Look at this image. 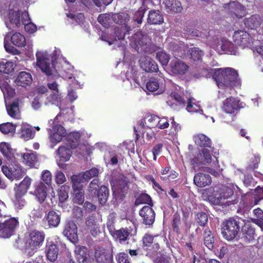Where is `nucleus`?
<instances>
[{
  "label": "nucleus",
  "mask_w": 263,
  "mask_h": 263,
  "mask_svg": "<svg viewBox=\"0 0 263 263\" xmlns=\"http://www.w3.org/2000/svg\"><path fill=\"white\" fill-rule=\"evenodd\" d=\"M36 66L47 76H51L55 71L64 79L67 80L70 87L81 88L82 84L79 81L80 72L74 71L73 67L66 61L60 66L51 59V55L45 50H37L35 53Z\"/></svg>",
  "instance_id": "1"
},
{
  "label": "nucleus",
  "mask_w": 263,
  "mask_h": 263,
  "mask_svg": "<svg viewBox=\"0 0 263 263\" xmlns=\"http://www.w3.org/2000/svg\"><path fill=\"white\" fill-rule=\"evenodd\" d=\"M213 78L216 81L217 85L220 90L219 93H221V97H226V99H233L224 93H230L232 88L239 87L241 85L240 80L238 77L237 71L234 68L227 67L224 68L215 69Z\"/></svg>",
  "instance_id": "2"
},
{
  "label": "nucleus",
  "mask_w": 263,
  "mask_h": 263,
  "mask_svg": "<svg viewBox=\"0 0 263 263\" xmlns=\"http://www.w3.org/2000/svg\"><path fill=\"white\" fill-rule=\"evenodd\" d=\"M21 2L24 7L32 3L30 0H0V14L7 28L11 29L20 25Z\"/></svg>",
  "instance_id": "3"
},
{
  "label": "nucleus",
  "mask_w": 263,
  "mask_h": 263,
  "mask_svg": "<svg viewBox=\"0 0 263 263\" xmlns=\"http://www.w3.org/2000/svg\"><path fill=\"white\" fill-rule=\"evenodd\" d=\"M112 20L116 24L121 25L120 28L118 27L115 28V34L111 35L109 37L105 36V33L101 35V39L103 41L108 43L111 45L114 42L118 40H122L124 37L125 32L130 30L129 22L130 21L129 15L124 12L120 13H115L112 15Z\"/></svg>",
  "instance_id": "4"
},
{
  "label": "nucleus",
  "mask_w": 263,
  "mask_h": 263,
  "mask_svg": "<svg viewBox=\"0 0 263 263\" xmlns=\"http://www.w3.org/2000/svg\"><path fill=\"white\" fill-rule=\"evenodd\" d=\"M172 50L175 59L170 63L171 70L175 74H184L187 71L189 66L184 62L178 60V57L184 58L186 57V46L182 42L173 43Z\"/></svg>",
  "instance_id": "5"
},
{
  "label": "nucleus",
  "mask_w": 263,
  "mask_h": 263,
  "mask_svg": "<svg viewBox=\"0 0 263 263\" xmlns=\"http://www.w3.org/2000/svg\"><path fill=\"white\" fill-rule=\"evenodd\" d=\"M16 64L12 61H3L0 63V88L3 92L4 98H13L15 94V89L9 84L8 76L4 75L3 73L9 74L12 72Z\"/></svg>",
  "instance_id": "6"
},
{
  "label": "nucleus",
  "mask_w": 263,
  "mask_h": 263,
  "mask_svg": "<svg viewBox=\"0 0 263 263\" xmlns=\"http://www.w3.org/2000/svg\"><path fill=\"white\" fill-rule=\"evenodd\" d=\"M45 238V234L43 231L33 230L29 232L26 239L25 253L32 256L43 245Z\"/></svg>",
  "instance_id": "7"
},
{
  "label": "nucleus",
  "mask_w": 263,
  "mask_h": 263,
  "mask_svg": "<svg viewBox=\"0 0 263 263\" xmlns=\"http://www.w3.org/2000/svg\"><path fill=\"white\" fill-rule=\"evenodd\" d=\"M131 45L133 46L138 52L151 53V43L146 34H144L142 31H138L132 36Z\"/></svg>",
  "instance_id": "8"
},
{
  "label": "nucleus",
  "mask_w": 263,
  "mask_h": 263,
  "mask_svg": "<svg viewBox=\"0 0 263 263\" xmlns=\"http://www.w3.org/2000/svg\"><path fill=\"white\" fill-rule=\"evenodd\" d=\"M239 222L233 218H230L221 224V233L227 240H232L236 237L239 231Z\"/></svg>",
  "instance_id": "9"
},
{
  "label": "nucleus",
  "mask_w": 263,
  "mask_h": 263,
  "mask_svg": "<svg viewBox=\"0 0 263 263\" xmlns=\"http://www.w3.org/2000/svg\"><path fill=\"white\" fill-rule=\"evenodd\" d=\"M210 46L216 50L219 53L222 52L233 55H236L237 51L234 46L226 39H219L216 37L213 43L210 44Z\"/></svg>",
  "instance_id": "10"
},
{
  "label": "nucleus",
  "mask_w": 263,
  "mask_h": 263,
  "mask_svg": "<svg viewBox=\"0 0 263 263\" xmlns=\"http://www.w3.org/2000/svg\"><path fill=\"white\" fill-rule=\"evenodd\" d=\"M18 221L15 218H11L4 223H0V237H10L14 233Z\"/></svg>",
  "instance_id": "11"
},
{
  "label": "nucleus",
  "mask_w": 263,
  "mask_h": 263,
  "mask_svg": "<svg viewBox=\"0 0 263 263\" xmlns=\"http://www.w3.org/2000/svg\"><path fill=\"white\" fill-rule=\"evenodd\" d=\"M95 261L97 263H112L113 254L109 250L103 248H98L95 250Z\"/></svg>",
  "instance_id": "12"
},
{
  "label": "nucleus",
  "mask_w": 263,
  "mask_h": 263,
  "mask_svg": "<svg viewBox=\"0 0 263 263\" xmlns=\"http://www.w3.org/2000/svg\"><path fill=\"white\" fill-rule=\"evenodd\" d=\"M225 6V8H228L229 13L233 18L242 17L246 14V8L238 2L233 1Z\"/></svg>",
  "instance_id": "13"
},
{
  "label": "nucleus",
  "mask_w": 263,
  "mask_h": 263,
  "mask_svg": "<svg viewBox=\"0 0 263 263\" xmlns=\"http://www.w3.org/2000/svg\"><path fill=\"white\" fill-rule=\"evenodd\" d=\"M245 26L250 29H255L257 31L263 29V16L254 14L244 20Z\"/></svg>",
  "instance_id": "14"
},
{
  "label": "nucleus",
  "mask_w": 263,
  "mask_h": 263,
  "mask_svg": "<svg viewBox=\"0 0 263 263\" xmlns=\"http://www.w3.org/2000/svg\"><path fill=\"white\" fill-rule=\"evenodd\" d=\"M233 39L235 43L242 48L248 47L251 43L250 35L243 30H237L234 32Z\"/></svg>",
  "instance_id": "15"
},
{
  "label": "nucleus",
  "mask_w": 263,
  "mask_h": 263,
  "mask_svg": "<svg viewBox=\"0 0 263 263\" xmlns=\"http://www.w3.org/2000/svg\"><path fill=\"white\" fill-rule=\"evenodd\" d=\"M139 215L142 217L143 223L145 225H152L155 220V212L152 206H144L139 211Z\"/></svg>",
  "instance_id": "16"
},
{
  "label": "nucleus",
  "mask_w": 263,
  "mask_h": 263,
  "mask_svg": "<svg viewBox=\"0 0 263 263\" xmlns=\"http://www.w3.org/2000/svg\"><path fill=\"white\" fill-rule=\"evenodd\" d=\"M63 233L72 242L78 240L77 227L72 221H69L65 223Z\"/></svg>",
  "instance_id": "17"
},
{
  "label": "nucleus",
  "mask_w": 263,
  "mask_h": 263,
  "mask_svg": "<svg viewBox=\"0 0 263 263\" xmlns=\"http://www.w3.org/2000/svg\"><path fill=\"white\" fill-rule=\"evenodd\" d=\"M139 63L141 68L146 72H157L158 70L157 64L149 57H141Z\"/></svg>",
  "instance_id": "18"
},
{
  "label": "nucleus",
  "mask_w": 263,
  "mask_h": 263,
  "mask_svg": "<svg viewBox=\"0 0 263 263\" xmlns=\"http://www.w3.org/2000/svg\"><path fill=\"white\" fill-rule=\"evenodd\" d=\"M59 249L57 245L53 242H47L46 245V256L47 259L51 262H54L58 258Z\"/></svg>",
  "instance_id": "19"
},
{
  "label": "nucleus",
  "mask_w": 263,
  "mask_h": 263,
  "mask_svg": "<svg viewBox=\"0 0 263 263\" xmlns=\"http://www.w3.org/2000/svg\"><path fill=\"white\" fill-rule=\"evenodd\" d=\"M32 82L31 74L26 71H21L19 73L14 82L17 86L26 88L31 85Z\"/></svg>",
  "instance_id": "20"
},
{
  "label": "nucleus",
  "mask_w": 263,
  "mask_h": 263,
  "mask_svg": "<svg viewBox=\"0 0 263 263\" xmlns=\"http://www.w3.org/2000/svg\"><path fill=\"white\" fill-rule=\"evenodd\" d=\"M212 182L210 175L208 174L198 173L196 174L194 177V183L200 187H203L209 185Z\"/></svg>",
  "instance_id": "21"
},
{
  "label": "nucleus",
  "mask_w": 263,
  "mask_h": 263,
  "mask_svg": "<svg viewBox=\"0 0 263 263\" xmlns=\"http://www.w3.org/2000/svg\"><path fill=\"white\" fill-rule=\"evenodd\" d=\"M5 102L8 114L15 118L20 112L19 100H5Z\"/></svg>",
  "instance_id": "22"
},
{
  "label": "nucleus",
  "mask_w": 263,
  "mask_h": 263,
  "mask_svg": "<svg viewBox=\"0 0 263 263\" xmlns=\"http://www.w3.org/2000/svg\"><path fill=\"white\" fill-rule=\"evenodd\" d=\"M239 103V100H225L223 103L222 110L227 114H234L240 108Z\"/></svg>",
  "instance_id": "23"
},
{
  "label": "nucleus",
  "mask_w": 263,
  "mask_h": 263,
  "mask_svg": "<svg viewBox=\"0 0 263 263\" xmlns=\"http://www.w3.org/2000/svg\"><path fill=\"white\" fill-rule=\"evenodd\" d=\"M46 221L50 228H55L59 226L61 220L60 212L50 210L45 216Z\"/></svg>",
  "instance_id": "24"
},
{
  "label": "nucleus",
  "mask_w": 263,
  "mask_h": 263,
  "mask_svg": "<svg viewBox=\"0 0 263 263\" xmlns=\"http://www.w3.org/2000/svg\"><path fill=\"white\" fill-rule=\"evenodd\" d=\"M159 238L160 239V236L152 235L151 234L146 233L142 238V243L143 248L148 251L152 243H154V248L156 249L158 248Z\"/></svg>",
  "instance_id": "25"
},
{
  "label": "nucleus",
  "mask_w": 263,
  "mask_h": 263,
  "mask_svg": "<svg viewBox=\"0 0 263 263\" xmlns=\"http://www.w3.org/2000/svg\"><path fill=\"white\" fill-rule=\"evenodd\" d=\"M242 238L247 243L252 242L256 236L255 229L250 224H246L242 229Z\"/></svg>",
  "instance_id": "26"
},
{
  "label": "nucleus",
  "mask_w": 263,
  "mask_h": 263,
  "mask_svg": "<svg viewBox=\"0 0 263 263\" xmlns=\"http://www.w3.org/2000/svg\"><path fill=\"white\" fill-rule=\"evenodd\" d=\"M74 100H48L44 103L45 105H55L61 110H65L70 107Z\"/></svg>",
  "instance_id": "27"
},
{
  "label": "nucleus",
  "mask_w": 263,
  "mask_h": 263,
  "mask_svg": "<svg viewBox=\"0 0 263 263\" xmlns=\"http://www.w3.org/2000/svg\"><path fill=\"white\" fill-rule=\"evenodd\" d=\"M163 4L167 11L177 13L182 9L181 4L178 0H163Z\"/></svg>",
  "instance_id": "28"
},
{
  "label": "nucleus",
  "mask_w": 263,
  "mask_h": 263,
  "mask_svg": "<svg viewBox=\"0 0 263 263\" xmlns=\"http://www.w3.org/2000/svg\"><path fill=\"white\" fill-rule=\"evenodd\" d=\"M31 183V178L27 176L25 177L23 180L14 187L15 194L24 195L27 193Z\"/></svg>",
  "instance_id": "29"
},
{
  "label": "nucleus",
  "mask_w": 263,
  "mask_h": 263,
  "mask_svg": "<svg viewBox=\"0 0 263 263\" xmlns=\"http://www.w3.org/2000/svg\"><path fill=\"white\" fill-rule=\"evenodd\" d=\"M47 188L44 183L40 182L36 187L34 195L40 203H43L47 195Z\"/></svg>",
  "instance_id": "30"
},
{
  "label": "nucleus",
  "mask_w": 263,
  "mask_h": 263,
  "mask_svg": "<svg viewBox=\"0 0 263 263\" xmlns=\"http://www.w3.org/2000/svg\"><path fill=\"white\" fill-rule=\"evenodd\" d=\"M146 88L149 92L157 91V94H161L164 91L162 86L160 85L158 81L155 79H150L146 83Z\"/></svg>",
  "instance_id": "31"
},
{
  "label": "nucleus",
  "mask_w": 263,
  "mask_h": 263,
  "mask_svg": "<svg viewBox=\"0 0 263 263\" xmlns=\"http://www.w3.org/2000/svg\"><path fill=\"white\" fill-rule=\"evenodd\" d=\"M195 143L201 147H211L212 142L210 138L204 134H200L194 137Z\"/></svg>",
  "instance_id": "32"
},
{
  "label": "nucleus",
  "mask_w": 263,
  "mask_h": 263,
  "mask_svg": "<svg viewBox=\"0 0 263 263\" xmlns=\"http://www.w3.org/2000/svg\"><path fill=\"white\" fill-rule=\"evenodd\" d=\"M97 192L99 202L101 205H104L106 203L109 195L108 188L105 185H101Z\"/></svg>",
  "instance_id": "33"
},
{
  "label": "nucleus",
  "mask_w": 263,
  "mask_h": 263,
  "mask_svg": "<svg viewBox=\"0 0 263 263\" xmlns=\"http://www.w3.org/2000/svg\"><path fill=\"white\" fill-rule=\"evenodd\" d=\"M68 21L72 24H81L85 20L84 14L82 13H76L74 11H70L66 13Z\"/></svg>",
  "instance_id": "34"
},
{
  "label": "nucleus",
  "mask_w": 263,
  "mask_h": 263,
  "mask_svg": "<svg viewBox=\"0 0 263 263\" xmlns=\"http://www.w3.org/2000/svg\"><path fill=\"white\" fill-rule=\"evenodd\" d=\"M23 162L27 165L33 167L38 163V156L35 153H25L23 156Z\"/></svg>",
  "instance_id": "35"
},
{
  "label": "nucleus",
  "mask_w": 263,
  "mask_h": 263,
  "mask_svg": "<svg viewBox=\"0 0 263 263\" xmlns=\"http://www.w3.org/2000/svg\"><path fill=\"white\" fill-rule=\"evenodd\" d=\"M185 108L189 112H197L202 111L201 106L199 101L196 100H185Z\"/></svg>",
  "instance_id": "36"
},
{
  "label": "nucleus",
  "mask_w": 263,
  "mask_h": 263,
  "mask_svg": "<svg viewBox=\"0 0 263 263\" xmlns=\"http://www.w3.org/2000/svg\"><path fill=\"white\" fill-rule=\"evenodd\" d=\"M203 241L204 245L210 250L214 248V238L212 232L206 229L203 232Z\"/></svg>",
  "instance_id": "37"
},
{
  "label": "nucleus",
  "mask_w": 263,
  "mask_h": 263,
  "mask_svg": "<svg viewBox=\"0 0 263 263\" xmlns=\"http://www.w3.org/2000/svg\"><path fill=\"white\" fill-rule=\"evenodd\" d=\"M147 21L152 24H160L163 22V17L159 11L152 10L148 14Z\"/></svg>",
  "instance_id": "38"
},
{
  "label": "nucleus",
  "mask_w": 263,
  "mask_h": 263,
  "mask_svg": "<svg viewBox=\"0 0 263 263\" xmlns=\"http://www.w3.org/2000/svg\"><path fill=\"white\" fill-rule=\"evenodd\" d=\"M80 138V135L78 132H72L68 134L66 139V140L69 142L70 145V148L74 149L79 145V141Z\"/></svg>",
  "instance_id": "39"
},
{
  "label": "nucleus",
  "mask_w": 263,
  "mask_h": 263,
  "mask_svg": "<svg viewBox=\"0 0 263 263\" xmlns=\"http://www.w3.org/2000/svg\"><path fill=\"white\" fill-rule=\"evenodd\" d=\"M130 232L127 228H121L119 230H115L111 235L120 242L125 241L127 239Z\"/></svg>",
  "instance_id": "40"
},
{
  "label": "nucleus",
  "mask_w": 263,
  "mask_h": 263,
  "mask_svg": "<svg viewBox=\"0 0 263 263\" xmlns=\"http://www.w3.org/2000/svg\"><path fill=\"white\" fill-rule=\"evenodd\" d=\"M11 43L15 46L22 47L26 45V39L24 35L19 32L14 33L11 37Z\"/></svg>",
  "instance_id": "41"
},
{
  "label": "nucleus",
  "mask_w": 263,
  "mask_h": 263,
  "mask_svg": "<svg viewBox=\"0 0 263 263\" xmlns=\"http://www.w3.org/2000/svg\"><path fill=\"white\" fill-rule=\"evenodd\" d=\"M172 227L173 231L177 234L181 233V221L180 214L178 212H176L173 215Z\"/></svg>",
  "instance_id": "42"
},
{
  "label": "nucleus",
  "mask_w": 263,
  "mask_h": 263,
  "mask_svg": "<svg viewBox=\"0 0 263 263\" xmlns=\"http://www.w3.org/2000/svg\"><path fill=\"white\" fill-rule=\"evenodd\" d=\"M186 46V45H185ZM187 48H186L187 49ZM187 49L186 50V51ZM187 53L190 58L194 62H199L201 60L203 55L202 51L200 50L198 48L193 47L187 50Z\"/></svg>",
  "instance_id": "43"
},
{
  "label": "nucleus",
  "mask_w": 263,
  "mask_h": 263,
  "mask_svg": "<svg viewBox=\"0 0 263 263\" xmlns=\"http://www.w3.org/2000/svg\"><path fill=\"white\" fill-rule=\"evenodd\" d=\"M116 213L115 212H112L109 213L107 216L106 227L111 235L114 233L116 230L115 224L116 222Z\"/></svg>",
  "instance_id": "44"
},
{
  "label": "nucleus",
  "mask_w": 263,
  "mask_h": 263,
  "mask_svg": "<svg viewBox=\"0 0 263 263\" xmlns=\"http://www.w3.org/2000/svg\"><path fill=\"white\" fill-rule=\"evenodd\" d=\"M0 151L4 156L9 160H11L13 157L12 149L9 144L6 142H2L0 143Z\"/></svg>",
  "instance_id": "45"
},
{
  "label": "nucleus",
  "mask_w": 263,
  "mask_h": 263,
  "mask_svg": "<svg viewBox=\"0 0 263 263\" xmlns=\"http://www.w3.org/2000/svg\"><path fill=\"white\" fill-rule=\"evenodd\" d=\"M167 104L174 110H178L185 107V100H168Z\"/></svg>",
  "instance_id": "46"
},
{
  "label": "nucleus",
  "mask_w": 263,
  "mask_h": 263,
  "mask_svg": "<svg viewBox=\"0 0 263 263\" xmlns=\"http://www.w3.org/2000/svg\"><path fill=\"white\" fill-rule=\"evenodd\" d=\"M153 263H172L173 259L169 254L161 253L153 259Z\"/></svg>",
  "instance_id": "47"
},
{
  "label": "nucleus",
  "mask_w": 263,
  "mask_h": 263,
  "mask_svg": "<svg viewBox=\"0 0 263 263\" xmlns=\"http://www.w3.org/2000/svg\"><path fill=\"white\" fill-rule=\"evenodd\" d=\"M70 190L69 186L63 185L58 191V197L60 202H64L68 198V192Z\"/></svg>",
  "instance_id": "48"
},
{
  "label": "nucleus",
  "mask_w": 263,
  "mask_h": 263,
  "mask_svg": "<svg viewBox=\"0 0 263 263\" xmlns=\"http://www.w3.org/2000/svg\"><path fill=\"white\" fill-rule=\"evenodd\" d=\"M57 153L59 157L65 161L69 160L71 155L70 149L64 146L59 147Z\"/></svg>",
  "instance_id": "49"
},
{
  "label": "nucleus",
  "mask_w": 263,
  "mask_h": 263,
  "mask_svg": "<svg viewBox=\"0 0 263 263\" xmlns=\"http://www.w3.org/2000/svg\"><path fill=\"white\" fill-rule=\"evenodd\" d=\"M98 21L103 27L107 28L112 23V15L107 13L101 14L98 17Z\"/></svg>",
  "instance_id": "50"
},
{
  "label": "nucleus",
  "mask_w": 263,
  "mask_h": 263,
  "mask_svg": "<svg viewBox=\"0 0 263 263\" xmlns=\"http://www.w3.org/2000/svg\"><path fill=\"white\" fill-rule=\"evenodd\" d=\"M72 182V187L73 190H81L83 188L82 184L84 179L83 176L82 177L80 175H73L71 177Z\"/></svg>",
  "instance_id": "51"
},
{
  "label": "nucleus",
  "mask_w": 263,
  "mask_h": 263,
  "mask_svg": "<svg viewBox=\"0 0 263 263\" xmlns=\"http://www.w3.org/2000/svg\"><path fill=\"white\" fill-rule=\"evenodd\" d=\"M12 172V180H18L22 178L25 174L24 168L19 165H13Z\"/></svg>",
  "instance_id": "52"
},
{
  "label": "nucleus",
  "mask_w": 263,
  "mask_h": 263,
  "mask_svg": "<svg viewBox=\"0 0 263 263\" xmlns=\"http://www.w3.org/2000/svg\"><path fill=\"white\" fill-rule=\"evenodd\" d=\"M88 249L84 246H78L76 247L75 253L76 254L77 258L78 260L86 259L88 258V254L87 253Z\"/></svg>",
  "instance_id": "53"
},
{
  "label": "nucleus",
  "mask_w": 263,
  "mask_h": 263,
  "mask_svg": "<svg viewBox=\"0 0 263 263\" xmlns=\"http://www.w3.org/2000/svg\"><path fill=\"white\" fill-rule=\"evenodd\" d=\"M136 202L137 204H147L148 206H153V203L151 196L146 194H141L136 199Z\"/></svg>",
  "instance_id": "54"
},
{
  "label": "nucleus",
  "mask_w": 263,
  "mask_h": 263,
  "mask_svg": "<svg viewBox=\"0 0 263 263\" xmlns=\"http://www.w3.org/2000/svg\"><path fill=\"white\" fill-rule=\"evenodd\" d=\"M74 192V196L73 201L74 203L79 204H82L84 201V191L83 188L81 190H73Z\"/></svg>",
  "instance_id": "55"
},
{
  "label": "nucleus",
  "mask_w": 263,
  "mask_h": 263,
  "mask_svg": "<svg viewBox=\"0 0 263 263\" xmlns=\"http://www.w3.org/2000/svg\"><path fill=\"white\" fill-rule=\"evenodd\" d=\"M195 220L198 224L204 227L208 221V215L203 212H198L195 216Z\"/></svg>",
  "instance_id": "56"
},
{
  "label": "nucleus",
  "mask_w": 263,
  "mask_h": 263,
  "mask_svg": "<svg viewBox=\"0 0 263 263\" xmlns=\"http://www.w3.org/2000/svg\"><path fill=\"white\" fill-rule=\"evenodd\" d=\"M15 128V126L9 122L0 124V131L4 134L14 133Z\"/></svg>",
  "instance_id": "57"
},
{
  "label": "nucleus",
  "mask_w": 263,
  "mask_h": 263,
  "mask_svg": "<svg viewBox=\"0 0 263 263\" xmlns=\"http://www.w3.org/2000/svg\"><path fill=\"white\" fill-rule=\"evenodd\" d=\"M159 117L155 115L148 114L145 116V120L147 121L146 127L149 128L156 127L157 122Z\"/></svg>",
  "instance_id": "58"
},
{
  "label": "nucleus",
  "mask_w": 263,
  "mask_h": 263,
  "mask_svg": "<svg viewBox=\"0 0 263 263\" xmlns=\"http://www.w3.org/2000/svg\"><path fill=\"white\" fill-rule=\"evenodd\" d=\"M48 87L51 91L52 99H58L60 97L58 84L55 82L48 83Z\"/></svg>",
  "instance_id": "59"
},
{
  "label": "nucleus",
  "mask_w": 263,
  "mask_h": 263,
  "mask_svg": "<svg viewBox=\"0 0 263 263\" xmlns=\"http://www.w3.org/2000/svg\"><path fill=\"white\" fill-rule=\"evenodd\" d=\"M24 195L15 194V198L13 200L14 206L17 209H22L26 203L25 200L23 198Z\"/></svg>",
  "instance_id": "60"
},
{
  "label": "nucleus",
  "mask_w": 263,
  "mask_h": 263,
  "mask_svg": "<svg viewBox=\"0 0 263 263\" xmlns=\"http://www.w3.org/2000/svg\"><path fill=\"white\" fill-rule=\"evenodd\" d=\"M156 58L163 65H166L170 60V55L162 51L157 52Z\"/></svg>",
  "instance_id": "61"
},
{
  "label": "nucleus",
  "mask_w": 263,
  "mask_h": 263,
  "mask_svg": "<svg viewBox=\"0 0 263 263\" xmlns=\"http://www.w3.org/2000/svg\"><path fill=\"white\" fill-rule=\"evenodd\" d=\"M42 180L48 186H51L52 183V175L49 171L44 170L42 173Z\"/></svg>",
  "instance_id": "62"
},
{
  "label": "nucleus",
  "mask_w": 263,
  "mask_h": 263,
  "mask_svg": "<svg viewBox=\"0 0 263 263\" xmlns=\"http://www.w3.org/2000/svg\"><path fill=\"white\" fill-rule=\"evenodd\" d=\"M234 192L232 189L227 186H224L220 193V199H228L233 195Z\"/></svg>",
  "instance_id": "63"
},
{
  "label": "nucleus",
  "mask_w": 263,
  "mask_h": 263,
  "mask_svg": "<svg viewBox=\"0 0 263 263\" xmlns=\"http://www.w3.org/2000/svg\"><path fill=\"white\" fill-rule=\"evenodd\" d=\"M116 258L118 263H132L128 254L124 252L119 253Z\"/></svg>",
  "instance_id": "64"
}]
</instances>
